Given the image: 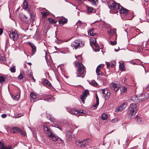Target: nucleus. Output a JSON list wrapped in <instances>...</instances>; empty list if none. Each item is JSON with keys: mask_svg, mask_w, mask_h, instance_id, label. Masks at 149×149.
<instances>
[{"mask_svg": "<svg viewBox=\"0 0 149 149\" xmlns=\"http://www.w3.org/2000/svg\"><path fill=\"white\" fill-rule=\"evenodd\" d=\"M23 78V75L22 74H20L18 76V79L20 80L22 79Z\"/></svg>", "mask_w": 149, "mask_h": 149, "instance_id": "48", "label": "nucleus"}, {"mask_svg": "<svg viewBox=\"0 0 149 149\" xmlns=\"http://www.w3.org/2000/svg\"><path fill=\"white\" fill-rule=\"evenodd\" d=\"M91 41L93 44L96 42V39L94 38H92L91 39Z\"/></svg>", "mask_w": 149, "mask_h": 149, "instance_id": "38", "label": "nucleus"}, {"mask_svg": "<svg viewBox=\"0 0 149 149\" xmlns=\"http://www.w3.org/2000/svg\"><path fill=\"white\" fill-rule=\"evenodd\" d=\"M28 44L31 47L32 51L31 56H33L36 52V47L33 43L31 42H28Z\"/></svg>", "mask_w": 149, "mask_h": 149, "instance_id": "11", "label": "nucleus"}, {"mask_svg": "<svg viewBox=\"0 0 149 149\" xmlns=\"http://www.w3.org/2000/svg\"><path fill=\"white\" fill-rule=\"evenodd\" d=\"M135 120L138 123H140L141 122V119L139 117V116H136L135 118Z\"/></svg>", "mask_w": 149, "mask_h": 149, "instance_id": "31", "label": "nucleus"}, {"mask_svg": "<svg viewBox=\"0 0 149 149\" xmlns=\"http://www.w3.org/2000/svg\"><path fill=\"white\" fill-rule=\"evenodd\" d=\"M89 95V91L87 90H85L83 92V95H81V99L82 103H84L85 100L88 95Z\"/></svg>", "mask_w": 149, "mask_h": 149, "instance_id": "9", "label": "nucleus"}, {"mask_svg": "<svg viewBox=\"0 0 149 149\" xmlns=\"http://www.w3.org/2000/svg\"><path fill=\"white\" fill-rule=\"evenodd\" d=\"M49 22H51L52 24H54L56 23V22L53 19L50 18L49 19Z\"/></svg>", "mask_w": 149, "mask_h": 149, "instance_id": "46", "label": "nucleus"}, {"mask_svg": "<svg viewBox=\"0 0 149 149\" xmlns=\"http://www.w3.org/2000/svg\"><path fill=\"white\" fill-rule=\"evenodd\" d=\"M73 128H77L78 127V126L76 125H73Z\"/></svg>", "mask_w": 149, "mask_h": 149, "instance_id": "63", "label": "nucleus"}, {"mask_svg": "<svg viewBox=\"0 0 149 149\" xmlns=\"http://www.w3.org/2000/svg\"><path fill=\"white\" fill-rule=\"evenodd\" d=\"M3 32V29L2 28H0V35H1Z\"/></svg>", "mask_w": 149, "mask_h": 149, "instance_id": "59", "label": "nucleus"}, {"mask_svg": "<svg viewBox=\"0 0 149 149\" xmlns=\"http://www.w3.org/2000/svg\"><path fill=\"white\" fill-rule=\"evenodd\" d=\"M7 116V115L6 114H3L1 115V117L3 118H6Z\"/></svg>", "mask_w": 149, "mask_h": 149, "instance_id": "54", "label": "nucleus"}, {"mask_svg": "<svg viewBox=\"0 0 149 149\" xmlns=\"http://www.w3.org/2000/svg\"><path fill=\"white\" fill-rule=\"evenodd\" d=\"M9 35L10 39L14 41L17 40L18 37L17 31L15 30H11L10 31Z\"/></svg>", "mask_w": 149, "mask_h": 149, "instance_id": "5", "label": "nucleus"}, {"mask_svg": "<svg viewBox=\"0 0 149 149\" xmlns=\"http://www.w3.org/2000/svg\"><path fill=\"white\" fill-rule=\"evenodd\" d=\"M5 78L2 77L0 76V83H2L5 82Z\"/></svg>", "mask_w": 149, "mask_h": 149, "instance_id": "35", "label": "nucleus"}, {"mask_svg": "<svg viewBox=\"0 0 149 149\" xmlns=\"http://www.w3.org/2000/svg\"><path fill=\"white\" fill-rule=\"evenodd\" d=\"M67 21L68 19H67L64 17H62L59 19L58 22L59 24L62 26L67 23Z\"/></svg>", "mask_w": 149, "mask_h": 149, "instance_id": "16", "label": "nucleus"}, {"mask_svg": "<svg viewBox=\"0 0 149 149\" xmlns=\"http://www.w3.org/2000/svg\"><path fill=\"white\" fill-rule=\"evenodd\" d=\"M127 141H128L127 140L125 141V144L123 143V147L124 148H125L127 147V143H128Z\"/></svg>", "mask_w": 149, "mask_h": 149, "instance_id": "40", "label": "nucleus"}, {"mask_svg": "<svg viewBox=\"0 0 149 149\" xmlns=\"http://www.w3.org/2000/svg\"><path fill=\"white\" fill-rule=\"evenodd\" d=\"M127 78H125L124 79V84H127Z\"/></svg>", "mask_w": 149, "mask_h": 149, "instance_id": "58", "label": "nucleus"}, {"mask_svg": "<svg viewBox=\"0 0 149 149\" xmlns=\"http://www.w3.org/2000/svg\"><path fill=\"white\" fill-rule=\"evenodd\" d=\"M84 42L80 40H76L73 42L71 46L74 47L76 49L77 48L82 47L84 45Z\"/></svg>", "mask_w": 149, "mask_h": 149, "instance_id": "4", "label": "nucleus"}, {"mask_svg": "<svg viewBox=\"0 0 149 149\" xmlns=\"http://www.w3.org/2000/svg\"><path fill=\"white\" fill-rule=\"evenodd\" d=\"M68 111L71 114L77 115L78 116L83 115L84 114V112L82 111H77L73 108L70 109Z\"/></svg>", "mask_w": 149, "mask_h": 149, "instance_id": "8", "label": "nucleus"}, {"mask_svg": "<svg viewBox=\"0 0 149 149\" xmlns=\"http://www.w3.org/2000/svg\"><path fill=\"white\" fill-rule=\"evenodd\" d=\"M104 65V64H101L97 67L96 70V72L98 75H100V74H101L102 75H103V74L101 72L100 70L102 67H103Z\"/></svg>", "mask_w": 149, "mask_h": 149, "instance_id": "15", "label": "nucleus"}, {"mask_svg": "<svg viewBox=\"0 0 149 149\" xmlns=\"http://www.w3.org/2000/svg\"><path fill=\"white\" fill-rule=\"evenodd\" d=\"M121 91L123 93H125L127 91V89L125 87H122L120 88Z\"/></svg>", "mask_w": 149, "mask_h": 149, "instance_id": "36", "label": "nucleus"}, {"mask_svg": "<svg viewBox=\"0 0 149 149\" xmlns=\"http://www.w3.org/2000/svg\"><path fill=\"white\" fill-rule=\"evenodd\" d=\"M118 10L119 11L120 13L124 16H127V15H129L130 13L132 14L133 13H129L128 10L125 9L121 6H119V8L118 9Z\"/></svg>", "mask_w": 149, "mask_h": 149, "instance_id": "7", "label": "nucleus"}, {"mask_svg": "<svg viewBox=\"0 0 149 149\" xmlns=\"http://www.w3.org/2000/svg\"><path fill=\"white\" fill-rule=\"evenodd\" d=\"M95 29L94 28L90 29L88 31V35L91 36H94L96 35V33L94 31Z\"/></svg>", "mask_w": 149, "mask_h": 149, "instance_id": "20", "label": "nucleus"}, {"mask_svg": "<svg viewBox=\"0 0 149 149\" xmlns=\"http://www.w3.org/2000/svg\"><path fill=\"white\" fill-rule=\"evenodd\" d=\"M90 84L95 87H97L98 85L97 83L94 80L92 81L90 83Z\"/></svg>", "mask_w": 149, "mask_h": 149, "instance_id": "29", "label": "nucleus"}, {"mask_svg": "<svg viewBox=\"0 0 149 149\" xmlns=\"http://www.w3.org/2000/svg\"><path fill=\"white\" fill-rule=\"evenodd\" d=\"M137 109V105L136 104H131L130 105L127 112L129 118H131L135 113H136Z\"/></svg>", "mask_w": 149, "mask_h": 149, "instance_id": "2", "label": "nucleus"}, {"mask_svg": "<svg viewBox=\"0 0 149 149\" xmlns=\"http://www.w3.org/2000/svg\"><path fill=\"white\" fill-rule=\"evenodd\" d=\"M82 23L81 21H78V22H77V25H78L79 26H81V24H82Z\"/></svg>", "mask_w": 149, "mask_h": 149, "instance_id": "50", "label": "nucleus"}, {"mask_svg": "<svg viewBox=\"0 0 149 149\" xmlns=\"http://www.w3.org/2000/svg\"><path fill=\"white\" fill-rule=\"evenodd\" d=\"M75 58L78 60H80L82 59L81 55L77 56V57H75Z\"/></svg>", "mask_w": 149, "mask_h": 149, "instance_id": "52", "label": "nucleus"}, {"mask_svg": "<svg viewBox=\"0 0 149 149\" xmlns=\"http://www.w3.org/2000/svg\"><path fill=\"white\" fill-rule=\"evenodd\" d=\"M86 24L85 23L83 22L82 24H81V26H86Z\"/></svg>", "mask_w": 149, "mask_h": 149, "instance_id": "60", "label": "nucleus"}, {"mask_svg": "<svg viewBox=\"0 0 149 149\" xmlns=\"http://www.w3.org/2000/svg\"><path fill=\"white\" fill-rule=\"evenodd\" d=\"M5 59L6 58L4 56H1V54H0V60L2 61H4Z\"/></svg>", "mask_w": 149, "mask_h": 149, "instance_id": "47", "label": "nucleus"}, {"mask_svg": "<svg viewBox=\"0 0 149 149\" xmlns=\"http://www.w3.org/2000/svg\"><path fill=\"white\" fill-rule=\"evenodd\" d=\"M109 43L110 45H116L117 43L116 42V41H114L113 42H112V41H110V42H109Z\"/></svg>", "mask_w": 149, "mask_h": 149, "instance_id": "43", "label": "nucleus"}, {"mask_svg": "<svg viewBox=\"0 0 149 149\" xmlns=\"http://www.w3.org/2000/svg\"><path fill=\"white\" fill-rule=\"evenodd\" d=\"M20 114H15V117L16 118H18L20 117L21 116Z\"/></svg>", "mask_w": 149, "mask_h": 149, "instance_id": "51", "label": "nucleus"}, {"mask_svg": "<svg viewBox=\"0 0 149 149\" xmlns=\"http://www.w3.org/2000/svg\"><path fill=\"white\" fill-rule=\"evenodd\" d=\"M19 95H17L14 96V98L16 100H18L19 97Z\"/></svg>", "mask_w": 149, "mask_h": 149, "instance_id": "53", "label": "nucleus"}, {"mask_svg": "<svg viewBox=\"0 0 149 149\" xmlns=\"http://www.w3.org/2000/svg\"><path fill=\"white\" fill-rule=\"evenodd\" d=\"M100 92L102 94V97L106 100H107L110 97V93L107 88L102 89L100 90Z\"/></svg>", "mask_w": 149, "mask_h": 149, "instance_id": "6", "label": "nucleus"}, {"mask_svg": "<svg viewBox=\"0 0 149 149\" xmlns=\"http://www.w3.org/2000/svg\"><path fill=\"white\" fill-rule=\"evenodd\" d=\"M22 6L24 10H27L28 8V4L27 2L24 1L23 2Z\"/></svg>", "mask_w": 149, "mask_h": 149, "instance_id": "30", "label": "nucleus"}, {"mask_svg": "<svg viewBox=\"0 0 149 149\" xmlns=\"http://www.w3.org/2000/svg\"><path fill=\"white\" fill-rule=\"evenodd\" d=\"M46 97V99L48 100L52 99L53 98L52 96L51 95H48Z\"/></svg>", "mask_w": 149, "mask_h": 149, "instance_id": "45", "label": "nucleus"}, {"mask_svg": "<svg viewBox=\"0 0 149 149\" xmlns=\"http://www.w3.org/2000/svg\"><path fill=\"white\" fill-rule=\"evenodd\" d=\"M127 102L123 103L120 106L118 107L116 109L115 111L117 112H119L124 110L127 107Z\"/></svg>", "mask_w": 149, "mask_h": 149, "instance_id": "10", "label": "nucleus"}, {"mask_svg": "<svg viewBox=\"0 0 149 149\" xmlns=\"http://www.w3.org/2000/svg\"><path fill=\"white\" fill-rule=\"evenodd\" d=\"M86 140L88 142V144H89V143H90L91 141V140L90 139H86Z\"/></svg>", "mask_w": 149, "mask_h": 149, "instance_id": "56", "label": "nucleus"}, {"mask_svg": "<svg viewBox=\"0 0 149 149\" xmlns=\"http://www.w3.org/2000/svg\"><path fill=\"white\" fill-rule=\"evenodd\" d=\"M84 142H85V143H84V144H85V146H86L88 144V142L86 140H84L83 141Z\"/></svg>", "mask_w": 149, "mask_h": 149, "instance_id": "55", "label": "nucleus"}, {"mask_svg": "<svg viewBox=\"0 0 149 149\" xmlns=\"http://www.w3.org/2000/svg\"><path fill=\"white\" fill-rule=\"evenodd\" d=\"M31 97V102H34V100L36 99V95L33 92H31L30 94Z\"/></svg>", "mask_w": 149, "mask_h": 149, "instance_id": "26", "label": "nucleus"}, {"mask_svg": "<svg viewBox=\"0 0 149 149\" xmlns=\"http://www.w3.org/2000/svg\"><path fill=\"white\" fill-rule=\"evenodd\" d=\"M88 1L91 2L93 4H95V2L97 0H88Z\"/></svg>", "mask_w": 149, "mask_h": 149, "instance_id": "49", "label": "nucleus"}, {"mask_svg": "<svg viewBox=\"0 0 149 149\" xmlns=\"http://www.w3.org/2000/svg\"><path fill=\"white\" fill-rule=\"evenodd\" d=\"M19 18L20 19L25 22L26 24H29V19L25 15H19Z\"/></svg>", "mask_w": 149, "mask_h": 149, "instance_id": "12", "label": "nucleus"}, {"mask_svg": "<svg viewBox=\"0 0 149 149\" xmlns=\"http://www.w3.org/2000/svg\"><path fill=\"white\" fill-rule=\"evenodd\" d=\"M49 137L51 138V139L54 141H55L58 139V137L53 133L49 135Z\"/></svg>", "mask_w": 149, "mask_h": 149, "instance_id": "21", "label": "nucleus"}, {"mask_svg": "<svg viewBox=\"0 0 149 149\" xmlns=\"http://www.w3.org/2000/svg\"><path fill=\"white\" fill-rule=\"evenodd\" d=\"M12 147L10 146H5L3 143L0 141V149H11Z\"/></svg>", "mask_w": 149, "mask_h": 149, "instance_id": "18", "label": "nucleus"}, {"mask_svg": "<svg viewBox=\"0 0 149 149\" xmlns=\"http://www.w3.org/2000/svg\"><path fill=\"white\" fill-rule=\"evenodd\" d=\"M85 143V142H84L83 141H77L76 142V143L78 145V146L81 148H83L85 147V144L84 143Z\"/></svg>", "mask_w": 149, "mask_h": 149, "instance_id": "22", "label": "nucleus"}, {"mask_svg": "<svg viewBox=\"0 0 149 149\" xmlns=\"http://www.w3.org/2000/svg\"><path fill=\"white\" fill-rule=\"evenodd\" d=\"M41 14L44 17H45L48 15V13L46 12H41Z\"/></svg>", "mask_w": 149, "mask_h": 149, "instance_id": "37", "label": "nucleus"}, {"mask_svg": "<svg viewBox=\"0 0 149 149\" xmlns=\"http://www.w3.org/2000/svg\"><path fill=\"white\" fill-rule=\"evenodd\" d=\"M114 66V64L113 63H111V68H113Z\"/></svg>", "mask_w": 149, "mask_h": 149, "instance_id": "64", "label": "nucleus"}, {"mask_svg": "<svg viewBox=\"0 0 149 149\" xmlns=\"http://www.w3.org/2000/svg\"><path fill=\"white\" fill-rule=\"evenodd\" d=\"M79 3V4L81 3L84 1V0H77Z\"/></svg>", "mask_w": 149, "mask_h": 149, "instance_id": "61", "label": "nucleus"}, {"mask_svg": "<svg viewBox=\"0 0 149 149\" xmlns=\"http://www.w3.org/2000/svg\"><path fill=\"white\" fill-rule=\"evenodd\" d=\"M143 96V95L142 94L140 95L139 97L136 95L133 96L132 97V101L134 102H140L141 101L139 98H141V97H142Z\"/></svg>", "mask_w": 149, "mask_h": 149, "instance_id": "14", "label": "nucleus"}, {"mask_svg": "<svg viewBox=\"0 0 149 149\" xmlns=\"http://www.w3.org/2000/svg\"><path fill=\"white\" fill-rule=\"evenodd\" d=\"M87 12L88 13H91L93 10V9L92 7L87 6Z\"/></svg>", "mask_w": 149, "mask_h": 149, "instance_id": "32", "label": "nucleus"}, {"mask_svg": "<svg viewBox=\"0 0 149 149\" xmlns=\"http://www.w3.org/2000/svg\"><path fill=\"white\" fill-rule=\"evenodd\" d=\"M118 118H115L113 119H112L111 120V122L113 123H116L118 122Z\"/></svg>", "mask_w": 149, "mask_h": 149, "instance_id": "42", "label": "nucleus"}, {"mask_svg": "<svg viewBox=\"0 0 149 149\" xmlns=\"http://www.w3.org/2000/svg\"><path fill=\"white\" fill-rule=\"evenodd\" d=\"M19 132L23 136H24L26 135V132L24 131H22L20 129Z\"/></svg>", "mask_w": 149, "mask_h": 149, "instance_id": "44", "label": "nucleus"}, {"mask_svg": "<svg viewBox=\"0 0 149 149\" xmlns=\"http://www.w3.org/2000/svg\"><path fill=\"white\" fill-rule=\"evenodd\" d=\"M113 30H111L110 31V32H108L109 34L111 35V33H113Z\"/></svg>", "mask_w": 149, "mask_h": 149, "instance_id": "62", "label": "nucleus"}, {"mask_svg": "<svg viewBox=\"0 0 149 149\" xmlns=\"http://www.w3.org/2000/svg\"><path fill=\"white\" fill-rule=\"evenodd\" d=\"M75 66L78 68L77 69V73L76 77L84 78L85 75L86 71V68L81 63L77 62L75 63Z\"/></svg>", "mask_w": 149, "mask_h": 149, "instance_id": "1", "label": "nucleus"}, {"mask_svg": "<svg viewBox=\"0 0 149 149\" xmlns=\"http://www.w3.org/2000/svg\"><path fill=\"white\" fill-rule=\"evenodd\" d=\"M142 94L143 95V97L139 98L141 101H143L144 100L149 97V93H146L144 94Z\"/></svg>", "mask_w": 149, "mask_h": 149, "instance_id": "25", "label": "nucleus"}, {"mask_svg": "<svg viewBox=\"0 0 149 149\" xmlns=\"http://www.w3.org/2000/svg\"><path fill=\"white\" fill-rule=\"evenodd\" d=\"M10 70L11 72H15L16 71L15 68V66H13L10 69Z\"/></svg>", "mask_w": 149, "mask_h": 149, "instance_id": "41", "label": "nucleus"}, {"mask_svg": "<svg viewBox=\"0 0 149 149\" xmlns=\"http://www.w3.org/2000/svg\"><path fill=\"white\" fill-rule=\"evenodd\" d=\"M27 12L29 14V15L30 16V17L32 20L34 19V17H35V15L31 12V11H30L29 10H27Z\"/></svg>", "mask_w": 149, "mask_h": 149, "instance_id": "24", "label": "nucleus"}, {"mask_svg": "<svg viewBox=\"0 0 149 149\" xmlns=\"http://www.w3.org/2000/svg\"><path fill=\"white\" fill-rule=\"evenodd\" d=\"M66 136L67 137L68 140L69 141H71L72 137V134L71 132H69L68 133V132H66Z\"/></svg>", "mask_w": 149, "mask_h": 149, "instance_id": "23", "label": "nucleus"}, {"mask_svg": "<svg viewBox=\"0 0 149 149\" xmlns=\"http://www.w3.org/2000/svg\"><path fill=\"white\" fill-rule=\"evenodd\" d=\"M95 97L96 98V103L95 104L91 107L92 109H96L99 104V99L97 94L95 95Z\"/></svg>", "mask_w": 149, "mask_h": 149, "instance_id": "19", "label": "nucleus"}, {"mask_svg": "<svg viewBox=\"0 0 149 149\" xmlns=\"http://www.w3.org/2000/svg\"><path fill=\"white\" fill-rule=\"evenodd\" d=\"M124 66L123 64V63L121 64L120 63L119 65V68L120 70H124Z\"/></svg>", "mask_w": 149, "mask_h": 149, "instance_id": "39", "label": "nucleus"}, {"mask_svg": "<svg viewBox=\"0 0 149 149\" xmlns=\"http://www.w3.org/2000/svg\"><path fill=\"white\" fill-rule=\"evenodd\" d=\"M20 129L17 127H13L11 130V132H13V133H17L19 132Z\"/></svg>", "mask_w": 149, "mask_h": 149, "instance_id": "27", "label": "nucleus"}, {"mask_svg": "<svg viewBox=\"0 0 149 149\" xmlns=\"http://www.w3.org/2000/svg\"><path fill=\"white\" fill-rule=\"evenodd\" d=\"M107 63V67L108 68H109L110 65V63H109L107 62L106 63Z\"/></svg>", "mask_w": 149, "mask_h": 149, "instance_id": "57", "label": "nucleus"}, {"mask_svg": "<svg viewBox=\"0 0 149 149\" xmlns=\"http://www.w3.org/2000/svg\"><path fill=\"white\" fill-rule=\"evenodd\" d=\"M108 6L109 8L111 10H115L114 11L115 13H117L118 12V9L119 6L120 5L113 1H111L109 2Z\"/></svg>", "mask_w": 149, "mask_h": 149, "instance_id": "3", "label": "nucleus"}, {"mask_svg": "<svg viewBox=\"0 0 149 149\" xmlns=\"http://www.w3.org/2000/svg\"><path fill=\"white\" fill-rule=\"evenodd\" d=\"M93 45L95 46L96 48V51H99V49H98L99 46L98 44L96 42L95 43L93 44Z\"/></svg>", "mask_w": 149, "mask_h": 149, "instance_id": "34", "label": "nucleus"}, {"mask_svg": "<svg viewBox=\"0 0 149 149\" xmlns=\"http://www.w3.org/2000/svg\"><path fill=\"white\" fill-rule=\"evenodd\" d=\"M110 88L114 90L116 92L117 91L119 88V85L115 83H112L110 85Z\"/></svg>", "mask_w": 149, "mask_h": 149, "instance_id": "13", "label": "nucleus"}, {"mask_svg": "<svg viewBox=\"0 0 149 149\" xmlns=\"http://www.w3.org/2000/svg\"><path fill=\"white\" fill-rule=\"evenodd\" d=\"M107 118V115L106 113L103 114L101 116V119L102 120H105Z\"/></svg>", "mask_w": 149, "mask_h": 149, "instance_id": "33", "label": "nucleus"}, {"mask_svg": "<svg viewBox=\"0 0 149 149\" xmlns=\"http://www.w3.org/2000/svg\"><path fill=\"white\" fill-rule=\"evenodd\" d=\"M43 128L45 133L49 136V135L53 133L52 131H51L49 128L45 125L43 126Z\"/></svg>", "mask_w": 149, "mask_h": 149, "instance_id": "17", "label": "nucleus"}, {"mask_svg": "<svg viewBox=\"0 0 149 149\" xmlns=\"http://www.w3.org/2000/svg\"><path fill=\"white\" fill-rule=\"evenodd\" d=\"M44 83L45 86L47 88L51 87V84L47 80H45L44 81Z\"/></svg>", "mask_w": 149, "mask_h": 149, "instance_id": "28", "label": "nucleus"}]
</instances>
